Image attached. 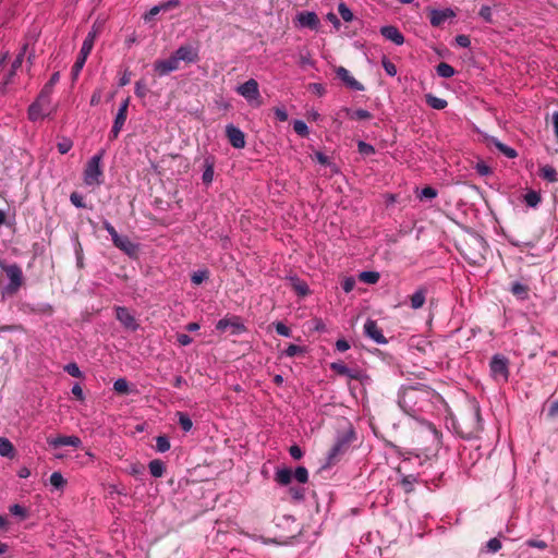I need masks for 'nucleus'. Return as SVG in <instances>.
I'll use <instances>...</instances> for the list:
<instances>
[{
  "label": "nucleus",
  "mask_w": 558,
  "mask_h": 558,
  "mask_svg": "<svg viewBox=\"0 0 558 558\" xmlns=\"http://www.w3.org/2000/svg\"><path fill=\"white\" fill-rule=\"evenodd\" d=\"M59 78H60V74L59 72H54L50 80L45 84V86L43 87V89L40 90V95L47 97V98H50L51 97V94H52V90H53V87L54 85L59 82Z\"/></svg>",
  "instance_id": "27"
},
{
  "label": "nucleus",
  "mask_w": 558,
  "mask_h": 558,
  "mask_svg": "<svg viewBox=\"0 0 558 558\" xmlns=\"http://www.w3.org/2000/svg\"><path fill=\"white\" fill-rule=\"evenodd\" d=\"M206 168L203 172L202 180L205 184H210L214 179V165L206 159Z\"/></svg>",
  "instance_id": "41"
},
{
  "label": "nucleus",
  "mask_w": 558,
  "mask_h": 558,
  "mask_svg": "<svg viewBox=\"0 0 558 558\" xmlns=\"http://www.w3.org/2000/svg\"><path fill=\"white\" fill-rule=\"evenodd\" d=\"M475 170L480 175H483V177L492 173L490 167L488 165H486L485 162H477L475 166Z\"/></svg>",
  "instance_id": "61"
},
{
  "label": "nucleus",
  "mask_w": 558,
  "mask_h": 558,
  "mask_svg": "<svg viewBox=\"0 0 558 558\" xmlns=\"http://www.w3.org/2000/svg\"><path fill=\"white\" fill-rule=\"evenodd\" d=\"M304 352V349L300 345H296V344H290L288 345V348L284 350V354L289 357H293L300 353Z\"/></svg>",
  "instance_id": "56"
},
{
  "label": "nucleus",
  "mask_w": 558,
  "mask_h": 558,
  "mask_svg": "<svg viewBox=\"0 0 558 558\" xmlns=\"http://www.w3.org/2000/svg\"><path fill=\"white\" fill-rule=\"evenodd\" d=\"M436 71H437V74L444 78H449V77L453 76V74H454V69L446 62H440L437 65Z\"/></svg>",
  "instance_id": "35"
},
{
  "label": "nucleus",
  "mask_w": 558,
  "mask_h": 558,
  "mask_svg": "<svg viewBox=\"0 0 558 558\" xmlns=\"http://www.w3.org/2000/svg\"><path fill=\"white\" fill-rule=\"evenodd\" d=\"M292 475L299 483L304 484L308 481V472L304 466H298Z\"/></svg>",
  "instance_id": "44"
},
{
  "label": "nucleus",
  "mask_w": 558,
  "mask_h": 558,
  "mask_svg": "<svg viewBox=\"0 0 558 558\" xmlns=\"http://www.w3.org/2000/svg\"><path fill=\"white\" fill-rule=\"evenodd\" d=\"M298 23L301 27H308L311 29H317L319 25V19L315 12L304 11L296 15Z\"/></svg>",
  "instance_id": "18"
},
{
  "label": "nucleus",
  "mask_w": 558,
  "mask_h": 558,
  "mask_svg": "<svg viewBox=\"0 0 558 558\" xmlns=\"http://www.w3.org/2000/svg\"><path fill=\"white\" fill-rule=\"evenodd\" d=\"M345 113L352 120H369L372 119V113L365 109L351 110L349 108H344Z\"/></svg>",
  "instance_id": "28"
},
{
  "label": "nucleus",
  "mask_w": 558,
  "mask_h": 558,
  "mask_svg": "<svg viewBox=\"0 0 558 558\" xmlns=\"http://www.w3.org/2000/svg\"><path fill=\"white\" fill-rule=\"evenodd\" d=\"M338 12L340 16L343 19V21L351 22L353 20V13L345 3H339Z\"/></svg>",
  "instance_id": "43"
},
{
  "label": "nucleus",
  "mask_w": 558,
  "mask_h": 558,
  "mask_svg": "<svg viewBox=\"0 0 558 558\" xmlns=\"http://www.w3.org/2000/svg\"><path fill=\"white\" fill-rule=\"evenodd\" d=\"M454 16V11L449 8L444 10H429V22L434 27H440L446 21L453 19Z\"/></svg>",
  "instance_id": "15"
},
{
  "label": "nucleus",
  "mask_w": 558,
  "mask_h": 558,
  "mask_svg": "<svg viewBox=\"0 0 558 558\" xmlns=\"http://www.w3.org/2000/svg\"><path fill=\"white\" fill-rule=\"evenodd\" d=\"M102 226L104 229L110 234L112 242H117V239L120 234L117 232L114 227L108 220H105Z\"/></svg>",
  "instance_id": "57"
},
{
  "label": "nucleus",
  "mask_w": 558,
  "mask_h": 558,
  "mask_svg": "<svg viewBox=\"0 0 558 558\" xmlns=\"http://www.w3.org/2000/svg\"><path fill=\"white\" fill-rule=\"evenodd\" d=\"M354 432L349 430L347 433H343L341 435H338L335 445L331 447L327 454V465H333L336 464L340 458L348 452L351 442L354 439Z\"/></svg>",
  "instance_id": "3"
},
{
  "label": "nucleus",
  "mask_w": 558,
  "mask_h": 558,
  "mask_svg": "<svg viewBox=\"0 0 558 558\" xmlns=\"http://www.w3.org/2000/svg\"><path fill=\"white\" fill-rule=\"evenodd\" d=\"M26 50H27V44H25L22 47L20 53L14 59V61L12 63V69H11L10 77L13 76L15 74V71L22 65L23 60H24V56L26 53Z\"/></svg>",
  "instance_id": "38"
},
{
  "label": "nucleus",
  "mask_w": 558,
  "mask_h": 558,
  "mask_svg": "<svg viewBox=\"0 0 558 558\" xmlns=\"http://www.w3.org/2000/svg\"><path fill=\"white\" fill-rule=\"evenodd\" d=\"M436 196H437V191L432 186H426V187L422 189V191L418 195V198L420 199H424V198L433 199Z\"/></svg>",
  "instance_id": "52"
},
{
  "label": "nucleus",
  "mask_w": 558,
  "mask_h": 558,
  "mask_svg": "<svg viewBox=\"0 0 558 558\" xmlns=\"http://www.w3.org/2000/svg\"><path fill=\"white\" fill-rule=\"evenodd\" d=\"M48 444L52 448H59L62 446H72L77 448L82 445V440L77 436H58L54 438H49Z\"/></svg>",
  "instance_id": "19"
},
{
  "label": "nucleus",
  "mask_w": 558,
  "mask_h": 558,
  "mask_svg": "<svg viewBox=\"0 0 558 558\" xmlns=\"http://www.w3.org/2000/svg\"><path fill=\"white\" fill-rule=\"evenodd\" d=\"M50 484L57 489H62L65 486L66 481L60 472H53L50 475Z\"/></svg>",
  "instance_id": "39"
},
{
  "label": "nucleus",
  "mask_w": 558,
  "mask_h": 558,
  "mask_svg": "<svg viewBox=\"0 0 558 558\" xmlns=\"http://www.w3.org/2000/svg\"><path fill=\"white\" fill-rule=\"evenodd\" d=\"M113 389L118 393H128L129 392V383L124 378H119L113 384Z\"/></svg>",
  "instance_id": "46"
},
{
  "label": "nucleus",
  "mask_w": 558,
  "mask_h": 558,
  "mask_svg": "<svg viewBox=\"0 0 558 558\" xmlns=\"http://www.w3.org/2000/svg\"><path fill=\"white\" fill-rule=\"evenodd\" d=\"M360 280L365 283L375 284L379 280V274L376 271H362L360 274Z\"/></svg>",
  "instance_id": "37"
},
{
  "label": "nucleus",
  "mask_w": 558,
  "mask_h": 558,
  "mask_svg": "<svg viewBox=\"0 0 558 558\" xmlns=\"http://www.w3.org/2000/svg\"><path fill=\"white\" fill-rule=\"evenodd\" d=\"M179 68L180 65L173 54L168 59H158L154 62V71L158 76L168 75L169 73L179 70Z\"/></svg>",
  "instance_id": "12"
},
{
  "label": "nucleus",
  "mask_w": 558,
  "mask_h": 558,
  "mask_svg": "<svg viewBox=\"0 0 558 558\" xmlns=\"http://www.w3.org/2000/svg\"><path fill=\"white\" fill-rule=\"evenodd\" d=\"M238 94L244 97L248 102L254 104L255 106H259L260 101V93L258 88V83L254 78H250L245 83L239 85L236 87Z\"/></svg>",
  "instance_id": "8"
},
{
  "label": "nucleus",
  "mask_w": 558,
  "mask_h": 558,
  "mask_svg": "<svg viewBox=\"0 0 558 558\" xmlns=\"http://www.w3.org/2000/svg\"><path fill=\"white\" fill-rule=\"evenodd\" d=\"M426 102L433 109L441 110L447 107V101L442 98L436 97L432 94L426 95Z\"/></svg>",
  "instance_id": "33"
},
{
  "label": "nucleus",
  "mask_w": 558,
  "mask_h": 558,
  "mask_svg": "<svg viewBox=\"0 0 558 558\" xmlns=\"http://www.w3.org/2000/svg\"><path fill=\"white\" fill-rule=\"evenodd\" d=\"M148 94V88L146 86V84L144 83V81H137L135 83V95L141 98V99H144Z\"/></svg>",
  "instance_id": "50"
},
{
  "label": "nucleus",
  "mask_w": 558,
  "mask_h": 558,
  "mask_svg": "<svg viewBox=\"0 0 558 558\" xmlns=\"http://www.w3.org/2000/svg\"><path fill=\"white\" fill-rule=\"evenodd\" d=\"M126 116L128 113L122 111V110H118L117 114H116V118H114V121H113V125H112V129L110 131V138L111 140H114L119 136V133L120 131L122 130L125 121H126Z\"/></svg>",
  "instance_id": "22"
},
{
  "label": "nucleus",
  "mask_w": 558,
  "mask_h": 558,
  "mask_svg": "<svg viewBox=\"0 0 558 558\" xmlns=\"http://www.w3.org/2000/svg\"><path fill=\"white\" fill-rule=\"evenodd\" d=\"M523 201L527 207L536 208L542 202V196H541L539 192L534 191V190H529L523 195Z\"/></svg>",
  "instance_id": "25"
},
{
  "label": "nucleus",
  "mask_w": 558,
  "mask_h": 558,
  "mask_svg": "<svg viewBox=\"0 0 558 558\" xmlns=\"http://www.w3.org/2000/svg\"><path fill=\"white\" fill-rule=\"evenodd\" d=\"M205 279H207L206 270L196 271L191 277V280L194 284H201Z\"/></svg>",
  "instance_id": "59"
},
{
  "label": "nucleus",
  "mask_w": 558,
  "mask_h": 558,
  "mask_svg": "<svg viewBox=\"0 0 558 558\" xmlns=\"http://www.w3.org/2000/svg\"><path fill=\"white\" fill-rule=\"evenodd\" d=\"M275 329H276L277 333L282 337H290V335H291L290 328L281 322H278L275 324Z\"/></svg>",
  "instance_id": "58"
},
{
  "label": "nucleus",
  "mask_w": 558,
  "mask_h": 558,
  "mask_svg": "<svg viewBox=\"0 0 558 558\" xmlns=\"http://www.w3.org/2000/svg\"><path fill=\"white\" fill-rule=\"evenodd\" d=\"M51 98L38 95L28 108V119L33 122L44 119L51 113Z\"/></svg>",
  "instance_id": "6"
},
{
  "label": "nucleus",
  "mask_w": 558,
  "mask_h": 558,
  "mask_svg": "<svg viewBox=\"0 0 558 558\" xmlns=\"http://www.w3.org/2000/svg\"><path fill=\"white\" fill-rule=\"evenodd\" d=\"M357 150L362 155H373L375 153L374 146H372L371 144H367L363 141H360L357 143Z\"/></svg>",
  "instance_id": "51"
},
{
  "label": "nucleus",
  "mask_w": 558,
  "mask_h": 558,
  "mask_svg": "<svg viewBox=\"0 0 558 558\" xmlns=\"http://www.w3.org/2000/svg\"><path fill=\"white\" fill-rule=\"evenodd\" d=\"M14 454L12 442L4 437H0V456L11 458Z\"/></svg>",
  "instance_id": "31"
},
{
  "label": "nucleus",
  "mask_w": 558,
  "mask_h": 558,
  "mask_svg": "<svg viewBox=\"0 0 558 558\" xmlns=\"http://www.w3.org/2000/svg\"><path fill=\"white\" fill-rule=\"evenodd\" d=\"M274 112H275L276 118L279 121L284 122V121L288 120V112H287V110L283 107L275 108Z\"/></svg>",
  "instance_id": "63"
},
{
  "label": "nucleus",
  "mask_w": 558,
  "mask_h": 558,
  "mask_svg": "<svg viewBox=\"0 0 558 558\" xmlns=\"http://www.w3.org/2000/svg\"><path fill=\"white\" fill-rule=\"evenodd\" d=\"M289 493L292 499L300 501L304 498V488L301 487H290Z\"/></svg>",
  "instance_id": "60"
},
{
  "label": "nucleus",
  "mask_w": 558,
  "mask_h": 558,
  "mask_svg": "<svg viewBox=\"0 0 558 558\" xmlns=\"http://www.w3.org/2000/svg\"><path fill=\"white\" fill-rule=\"evenodd\" d=\"M226 135L232 147L241 149L245 147V134L238 126L228 124L226 126Z\"/></svg>",
  "instance_id": "13"
},
{
  "label": "nucleus",
  "mask_w": 558,
  "mask_h": 558,
  "mask_svg": "<svg viewBox=\"0 0 558 558\" xmlns=\"http://www.w3.org/2000/svg\"><path fill=\"white\" fill-rule=\"evenodd\" d=\"M177 62L195 63L199 60L198 49L191 45L180 46L173 53Z\"/></svg>",
  "instance_id": "10"
},
{
  "label": "nucleus",
  "mask_w": 558,
  "mask_h": 558,
  "mask_svg": "<svg viewBox=\"0 0 558 558\" xmlns=\"http://www.w3.org/2000/svg\"><path fill=\"white\" fill-rule=\"evenodd\" d=\"M101 155L93 156L86 165L84 170V182L86 185L100 184V178L102 177V170L100 167Z\"/></svg>",
  "instance_id": "7"
},
{
  "label": "nucleus",
  "mask_w": 558,
  "mask_h": 558,
  "mask_svg": "<svg viewBox=\"0 0 558 558\" xmlns=\"http://www.w3.org/2000/svg\"><path fill=\"white\" fill-rule=\"evenodd\" d=\"M365 335L374 340L378 344L387 343V339L381 332V329L377 326V323L373 319H367L364 324Z\"/></svg>",
  "instance_id": "16"
},
{
  "label": "nucleus",
  "mask_w": 558,
  "mask_h": 558,
  "mask_svg": "<svg viewBox=\"0 0 558 558\" xmlns=\"http://www.w3.org/2000/svg\"><path fill=\"white\" fill-rule=\"evenodd\" d=\"M292 471L288 468L277 470L275 481L280 485H288L292 480Z\"/></svg>",
  "instance_id": "26"
},
{
  "label": "nucleus",
  "mask_w": 558,
  "mask_h": 558,
  "mask_svg": "<svg viewBox=\"0 0 558 558\" xmlns=\"http://www.w3.org/2000/svg\"><path fill=\"white\" fill-rule=\"evenodd\" d=\"M330 368L339 375L359 380L362 385H369L372 383V378L364 371L360 368H350L342 362L331 363Z\"/></svg>",
  "instance_id": "5"
},
{
  "label": "nucleus",
  "mask_w": 558,
  "mask_h": 558,
  "mask_svg": "<svg viewBox=\"0 0 558 558\" xmlns=\"http://www.w3.org/2000/svg\"><path fill=\"white\" fill-rule=\"evenodd\" d=\"M72 146H73V143L69 138H63L57 145L59 153L62 155L66 154L72 148Z\"/></svg>",
  "instance_id": "54"
},
{
  "label": "nucleus",
  "mask_w": 558,
  "mask_h": 558,
  "mask_svg": "<svg viewBox=\"0 0 558 558\" xmlns=\"http://www.w3.org/2000/svg\"><path fill=\"white\" fill-rule=\"evenodd\" d=\"M501 548V542L494 537L487 542V549L492 553H496Z\"/></svg>",
  "instance_id": "62"
},
{
  "label": "nucleus",
  "mask_w": 558,
  "mask_h": 558,
  "mask_svg": "<svg viewBox=\"0 0 558 558\" xmlns=\"http://www.w3.org/2000/svg\"><path fill=\"white\" fill-rule=\"evenodd\" d=\"M539 175L548 182L557 181V171L553 166L546 165L541 168Z\"/></svg>",
  "instance_id": "32"
},
{
  "label": "nucleus",
  "mask_w": 558,
  "mask_h": 558,
  "mask_svg": "<svg viewBox=\"0 0 558 558\" xmlns=\"http://www.w3.org/2000/svg\"><path fill=\"white\" fill-rule=\"evenodd\" d=\"M216 329L222 332L227 329H231L232 335H240L246 330L245 326L241 322V318L238 316L218 320L216 324Z\"/></svg>",
  "instance_id": "11"
},
{
  "label": "nucleus",
  "mask_w": 558,
  "mask_h": 558,
  "mask_svg": "<svg viewBox=\"0 0 558 558\" xmlns=\"http://www.w3.org/2000/svg\"><path fill=\"white\" fill-rule=\"evenodd\" d=\"M293 130L300 136L305 137L308 135V128L306 123L302 120H295L293 122Z\"/></svg>",
  "instance_id": "42"
},
{
  "label": "nucleus",
  "mask_w": 558,
  "mask_h": 558,
  "mask_svg": "<svg viewBox=\"0 0 558 558\" xmlns=\"http://www.w3.org/2000/svg\"><path fill=\"white\" fill-rule=\"evenodd\" d=\"M116 317L126 329L135 331L138 328L134 315L124 306L116 307Z\"/></svg>",
  "instance_id": "14"
},
{
  "label": "nucleus",
  "mask_w": 558,
  "mask_h": 558,
  "mask_svg": "<svg viewBox=\"0 0 558 558\" xmlns=\"http://www.w3.org/2000/svg\"><path fill=\"white\" fill-rule=\"evenodd\" d=\"M9 510H10L11 514L20 517L22 520L26 519V517H27L26 509L19 504H14V505L10 506Z\"/></svg>",
  "instance_id": "48"
},
{
  "label": "nucleus",
  "mask_w": 558,
  "mask_h": 558,
  "mask_svg": "<svg viewBox=\"0 0 558 558\" xmlns=\"http://www.w3.org/2000/svg\"><path fill=\"white\" fill-rule=\"evenodd\" d=\"M114 246L124 252L130 257H133L138 252V245L133 243L128 236L119 235L117 242H113Z\"/></svg>",
  "instance_id": "20"
},
{
  "label": "nucleus",
  "mask_w": 558,
  "mask_h": 558,
  "mask_svg": "<svg viewBox=\"0 0 558 558\" xmlns=\"http://www.w3.org/2000/svg\"><path fill=\"white\" fill-rule=\"evenodd\" d=\"M490 374L495 380L507 381L509 377L508 360L502 355H494L490 363Z\"/></svg>",
  "instance_id": "9"
},
{
  "label": "nucleus",
  "mask_w": 558,
  "mask_h": 558,
  "mask_svg": "<svg viewBox=\"0 0 558 558\" xmlns=\"http://www.w3.org/2000/svg\"><path fill=\"white\" fill-rule=\"evenodd\" d=\"M70 201L77 208H85L86 207V205L84 203V199H83V196L81 194H78L77 192H73L70 195Z\"/></svg>",
  "instance_id": "53"
},
{
  "label": "nucleus",
  "mask_w": 558,
  "mask_h": 558,
  "mask_svg": "<svg viewBox=\"0 0 558 558\" xmlns=\"http://www.w3.org/2000/svg\"><path fill=\"white\" fill-rule=\"evenodd\" d=\"M480 16L487 23H493L492 9L488 5H483L478 12Z\"/></svg>",
  "instance_id": "55"
},
{
  "label": "nucleus",
  "mask_w": 558,
  "mask_h": 558,
  "mask_svg": "<svg viewBox=\"0 0 558 558\" xmlns=\"http://www.w3.org/2000/svg\"><path fill=\"white\" fill-rule=\"evenodd\" d=\"M64 371L75 378H81L83 376V373L81 372L80 367L76 363H69L64 366Z\"/></svg>",
  "instance_id": "47"
},
{
  "label": "nucleus",
  "mask_w": 558,
  "mask_h": 558,
  "mask_svg": "<svg viewBox=\"0 0 558 558\" xmlns=\"http://www.w3.org/2000/svg\"><path fill=\"white\" fill-rule=\"evenodd\" d=\"M335 71L337 77L341 80L347 85V87L352 90H364V86L359 81H356L345 68L338 66Z\"/></svg>",
  "instance_id": "17"
},
{
  "label": "nucleus",
  "mask_w": 558,
  "mask_h": 558,
  "mask_svg": "<svg viewBox=\"0 0 558 558\" xmlns=\"http://www.w3.org/2000/svg\"><path fill=\"white\" fill-rule=\"evenodd\" d=\"M149 472L154 477H161L165 473V464L161 460H151L148 464Z\"/></svg>",
  "instance_id": "30"
},
{
  "label": "nucleus",
  "mask_w": 558,
  "mask_h": 558,
  "mask_svg": "<svg viewBox=\"0 0 558 558\" xmlns=\"http://www.w3.org/2000/svg\"><path fill=\"white\" fill-rule=\"evenodd\" d=\"M416 482H417V476L410 474V475H402L400 484L402 485L405 493H411L413 490V486Z\"/></svg>",
  "instance_id": "34"
},
{
  "label": "nucleus",
  "mask_w": 558,
  "mask_h": 558,
  "mask_svg": "<svg viewBox=\"0 0 558 558\" xmlns=\"http://www.w3.org/2000/svg\"><path fill=\"white\" fill-rule=\"evenodd\" d=\"M380 34L387 40H390L398 46H400L404 43V36L396 26H392V25L383 26L380 28Z\"/></svg>",
  "instance_id": "21"
},
{
  "label": "nucleus",
  "mask_w": 558,
  "mask_h": 558,
  "mask_svg": "<svg viewBox=\"0 0 558 558\" xmlns=\"http://www.w3.org/2000/svg\"><path fill=\"white\" fill-rule=\"evenodd\" d=\"M156 449L159 452H166L170 449V441L166 436H158L156 438Z\"/></svg>",
  "instance_id": "45"
},
{
  "label": "nucleus",
  "mask_w": 558,
  "mask_h": 558,
  "mask_svg": "<svg viewBox=\"0 0 558 558\" xmlns=\"http://www.w3.org/2000/svg\"><path fill=\"white\" fill-rule=\"evenodd\" d=\"M289 281L298 295L306 296L310 293V288L305 281L299 279L295 276L289 277Z\"/></svg>",
  "instance_id": "23"
},
{
  "label": "nucleus",
  "mask_w": 558,
  "mask_h": 558,
  "mask_svg": "<svg viewBox=\"0 0 558 558\" xmlns=\"http://www.w3.org/2000/svg\"><path fill=\"white\" fill-rule=\"evenodd\" d=\"M289 452L294 460H300L303 457V451L298 445L291 446Z\"/></svg>",
  "instance_id": "64"
},
{
  "label": "nucleus",
  "mask_w": 558,
  "mask_h": 558,
  "mask_svg": "<svg viewBox=\"0 0 558 558\" xmlns=\"http://www.w3.org/2000/svg\"><path fill=\"white\" fill-rule=\"evenodd\" d=\"M179 424L184 432H190L193 427L192 420L183 412H178Z\"/></svg>",
  "instance_id": "40"
},
{
  "label": "nucleus",
  "mask_w": 558,
  "mask_h": 558,
  "mask_svg": "<svg viewBox=\"0 0 558 558\" xmlns=\"http://www.w3.org/2000/svg\"><path fill=\"white\" fill-rule=\"evenodd\" d=\"M492 144L495 145V147L502 153L508 158H515L517 151L512 147L507 146L506 144L499 142L497 138H492Z\"/></svg>",
  "instance_id": "29"
},
{
  "label": "nucleus",
  "mask_w": 558,
  "mask_h": 558,
  "mask_svg": "<svg viewBox=\"0 0 558 558\" xmlns=\"http://www.w3.org/2000/svg\"><path fill=\"white\" fill-rule=\"evenodd\" d=\"M510 291L513 295H517L521 299H525L527 296V287L519 281H515L511 284Z\"/></svg>",
  "instance_id": "36"
},
{
  "label": "nucleus",
  "mask_w": 558,
  "mask_h": 558,
  "mask_svg": "<svg viewBox=\"0 0 558 558\" xmlns=\"http://www.w3.org/2000/svg\"><path fill=\"white\" fill-rule=\"evenodd\" d=\"M435 396V390L425 385L405 386L399 391L398 404L404 413L416 417L430 407Z\"/></svg>",
  "instance_id": "1"
},
{
  "label": "nucleus",
  "mask_w": 558,
  "mask_h": 558,
  "mask_svg": "<svg viewBox=\"0 0 558 558\" xmlns=\"http://www.w3.org/2000/svg\"><path fill=\"white\" fill-rule=\"evenodd\" d=\"M381 64H383V68L385 70V72L389 76H395L397 74L396 65L389 59H387L386 57L383 58Z\"/></svg>",
  "instance_id": "49"
},
{
  "label": "nucleus",
  "mask_w": 558,
  "mask_h": 558,
  "mask_svg": "<svg viewBox=\"0 0 558 558\" xmlns=\"http://www.w3.org/2000/svg\"><path fill=\"white\" fill-rule=\"evenodd\" d=\"M0 268L7 274L9 283L2 289V296H12L17 293L24 283L23 271L17 264H7L0 260Z\"/></svg>",
  "instance_id": "2"
},
{
  "label": "nucleus",
  "mask_w": 558,
  "mask_h": 558,
  "mask_svg": "<svg viewBox=\"0 0 558 558\" xmlns=\"http://www.w3.org/2000/svg\"><path fill=\"white\" fill-rule=\"evenodd\" d=\"M96 34H97V32L95 29L90 31L83 41V45L81 47L80 53L76 58V61L74 62V64L72 66V76L74 80L78 76L80 72L82 71V69L85 65L86 59L89 56V53L94 47Z\"/></svg>",
  "instance_id": "4"
},
{
  "label": "nucleus",
  "mask_w": 558,
  "mask_h": 558,
  "mask_svg": "<svg viewBox=\"0 0 558 558\" xmlns=\"http://www.w3.org/2000/svg\"><path fill=\"white\" fill-rule=\"evenodd\" d=\"M426 301V289L420 288L411 295V307L413 310L421 308Z\"/></svg>",
  "instance_id": "24"
}]
</instances>
